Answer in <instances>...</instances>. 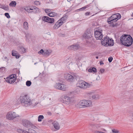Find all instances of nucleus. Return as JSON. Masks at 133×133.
Here are the masks:
<instances>
[{
    "instance_id": "obj_21",
    "label": "nucleus",
    "mask_w": 133,
    "mask_h": 133,
    "mask_svg": "<svg viewBox=\"0 0 133 133\" xmlns=\"http://www.w3.org/2000/svg\"><path fill=\"white\" fill-rule=\"evenodd\" d=\"M113 19V17H112V15L110 17H109L107 20V22L109 24L112 23V26H115V24L114 23H113V21L112 19Z\"/></svg>"
},
{
    "instance_id": "obj_35",
    "label": "nucleus",
    "mask_w": 133,
    "mask_h": 133,
    "mask_svg": "<svg viewBox=\"0 0 133 133\" xmlns=\"http://www.w3.org/2000/svg\"><path fill=\"white\" fill-rule=\"evenodd\" d=\"M60 26L57 24L56 23L54 24L53 27V28L54 29H58Z\"/></svg>"
},
{
    "instance_id": "obj_60",
    "label": "nucleus",
    "mask_w": 133,
    "mask_h": 133,
    "mask_svg": "<svg viewBox=\"0 0 133 133\" xmlns=\"http://www.w3.org/2000/svg\"><path fill=\"white\" fill-rule=\"evenodd\" d=\"M96 58H97V59H98V56H96Z\"/></svg>"
},
{
    "instance_id": "obj_45",
    "label": "nucleus",
    "mask_w": 133,
    "mask_h": 133,
    "mask_svg": "<svg viewBox=\"0 0 133 133\" xmlns=\"http://www.w3.org/2000/svg\"><path fill=\"white\" fill-rule=\"evenodd\" d=\"M34 3L35 4L37 5H38L40 4L39 2L38 1H35L34 2Z\"/></svg>"
},
{
    "instance_id": "obj_11",
    "label": "nucleus",
    "mask_w": 133,
    "mask_h": 133,
    "mask_svg": "<svg viewBox=\"0 0 133 133\" xmlns=\"http://www.w3.org/2000/svg\"><path fill=\"white\" fill-rule=\"evenodd\" d=\"M92 32L90 30H87L83 34V37L85 38L89 39L92 37Z\"/></svg>"
},
{
    "instance_id": "obj_39",
    "label": "nucleus",
    "mask_w": 133,
    "mask_h": 133,
    "mask_svg": "<svg viewBox=\"0 0 133 133\" xmlns=\"http://www.w3.org/2000/svg\"><path fill=\"white\" fill-rule=\"evenodd\" d=\"M17 51H12V54L13 56H15L17 54Z\"/></svg>"
},
{
    "instance_id": "obj_26",
    "label": "nucleus",
    "mask_w": 133,
    "mask_h": 133,
    "mask_svg": "<svg viewBox=\"0 0 133 133\" xmlns=\"http://www.w3.org/2000/svg\"><path fill=\"white\" fill-rule=\"evenodd\" d=\"M88 71L89 72H97V70L95 68L91 67L88 70Z\"/></svg>"
},
{
    "instance_id": "obj_10",
    "label": "nucleus",
    "mask_w": 133,
    "mask_h": 133,
    "mask_svg": "<svg viewBox=\"0 0 133 133\" xmlns=\"http://www.w3.org/2000/svg\"><path fill=\"white\" fill-rule=\"evenodd\" d=\"M83 108H86L92 106V102L91 101L89 100H82Z\"/></svg>"
},
{
    "instance_id": "obj_59",
    "label": "nucleus",
    "mask_w": 133,
    "mask_h": 133,
    "mask_svg": "<svg viewBox=\"0 0 133 133\" xmlns=\"http://www.w3.org/2000/svg\"><path fill=\"white\" fill-rule=\"evenodd\" d=\"M71 0H67L69 2H70V1H71Z\"/></svg>"
},
{
    "instance_id": "obj_13",
    "label": "nucleus",
    "mask_w": 133,
    "mask_h": 133,
    "mask_svg": "<svg viewBox=\"0 0 133 133\" xmlns=\"http://www.w3.org/2000/svg\"><path fill=\"white\" fill-rule=\"evenodd\" d=\"M67 17L68 16L66 15L64 16L56 23L58 24L59 26L60 27L63 24V21L66 19Z\"/></svg>"
},
{
    "instance_id": "obj_30",
    "label": "nucleus",
    "mask_w": 133,
    "mask_h": 133,
    "mask_svg": "<svg viewBox=\"0 0 133 133\" xmlns=\"http://www.w3.org/2000/svg\"><path fill=\"white\" fill-rule=\"evenodd\" d=\"M16 4V2L15 1H11L9 4L10 6L12 7H15Z\"/></svg>"
},
{
    "instance_id": "obj_34",
    "label": "nucleus",
    "mask_w": 133,
    "mask_h": 133,
    "mask_svg": "<svg viewBox=\"0 0 133 133\" xmlns=\"http://www.w3.org/2000/svg\"><path fill=\"white\" fill-rule=\"evenodd\" d=\"M31 84V82L30 81H28L26 82V84L28 87L30 86Z\"/></svg>"
},
{
    "instance_id": "obj_6",
    "label": "nucleus",
    "mask_w": 133,
    "mask_h": 133,
    "mask_svg": "<svg viewBox=\"0 0 133 133\" xmlns=\"http://www.w3.org/2000/svg\"><path fill=\"white\" fill-rule=\"evenodd\" d=\"M95 36L97 39L101 40L103 37L102 32V31L101 29L97 28L95 29Z\"/></svg>"
},
{
    "instance_id": "obj_1",
    "label": "nucleus",
    "mask_w": 133,
    "mask_h": 133,
    "mask_svg": "<svg viewBox=\"0 0 133 133\" xmlns=\"http://www.w3.org/2000/svg\"><path fill=\"white\" fill-rule=\"evenodd\" d=\"M120 39L122 44L127 46H130L133 42L132 38L131 36L128 35H122L120 37Z\"/></svg>"
},
{
    "instance_id": "obj_33",
    "label": "nucleus",
    "mask_w": 133,
    "mask_h": 133,
    "mask_svg": "<svg viewBox=\"0 0 133 133\" xmlns=\"http://www.w3.org/2000/svg\"><path fill=\"white\" fill-rule=\"evenodd\" d=\"M44 118V116L42 115H40L38 117V121L39 122H41L42 119Z\"/></svg>"
},
{
    "instance_id": "obj_42",
    "label": "nucleus",
    "mask_w": 133,
    "mask_h": 133,
    "mask_svg": "<svg viewBox=\"0 0 133 133\" xmlns=\"http://www.w3.org/2000/svg\"><path fill=\"white\" fill-rule=\"evenodd\" d=\"M5 68L4 67L0 68V72L4 71L5 70Z\"/></svg>"
},
{
    "instance_id": "obj_20",
    "label": "nucleus",
    "mask_w": 133,
    "mask_h": 133,
    "mask_svg": "<svg viewBox=\"0 0 133 133\" xmlns=\"http://www.w3.org/2000/svg\"><path fill=\"white\" fill-rule=\"evenodd\" d=\"M75 106L77 108H83L82 100H81L78 102L76 103L75 104Z\"/></svg>"
},
{
    "instance_id": "obj_19",
    "label": "nucleus",
    "mask_w": 133,
    "mask_h": 133,
    "mask_svg": "<svg viewBox=\"0 0 133 133\" xmlns=\"http://www.w3.org/2000/svg\"><path fill=\"white\" fill-rule=\"evenodd\" d=\"M109 38L106 37L104 38V39H102V41H101V43L104 46H108V39Z\"/></svg>"
},
{
    "instance_id": "obj_51",
    "label": "nucleus",
    "mask_w": 133,
    "mask_h": 133,
    "mask_svg": "<svg viewBox=\"0 0 133 133\" xmlns=\"http://www.w3.org/2000/svg\"><path fill=\"white\" fill-rule=\"evenodd\" d=\"M47 114L49 115H51L52 114L51 112H47Z\"/></svg>"
},
{
    "instance_id": "obj_22",
    "label": "nucleus",
    "mask_w": 133,
    "mask_h": 133,
    "mask_svg": "<svg viewBox=\"0 0 133 133\" xmlns=\"http://www.w3.org/2000/svg\"><path fill=\"white\" fill-rule=\"evenodd\" d=\"M53 125L54 127L57 130H58L59 129L60 127L59 124L56 121H54L53 123Z\"/></svg>"
},
{
    "instance_id": "obj_3",
    "label": "nucleus",
    "mask_w": 133,
    "mask_h": 133,
    "mask_svg": "<svg viewBox=\"0 0 133 133\" xmlns=\"http://www.w3.org/2000/svg\"><path fill=\"white\" fill-rule=\"evenodd\" d=\"M19 117V115L16 112L11 111L7 113L5 117L7 119L12 120Z\"/></svg>"
},
{
    "instance_id": "obj_36",
    "label": "nucleus",
    "mask_w": 133,
    "mask_h": 133,
    "mask_svg": "<svg viewBox=\"0 0 133 133\" xmlns=\"http://www.w3.org/2000/svg\"><path fill=\"white\" fill-rule=\"evenodd\" d=\"M20 49L22 51V53H24L26 52V49L23 47H20Z\"/></svg>"
},
{
    "instance_id": "obj_43",
    "label": "nucleus",
    "mask_w": 133,
    "mask_h": 133,
    "mask_svg": "<svg viewBox=\"0 0 133 133\" xmlns=\"http://www.w3.org/2000/svg\"><path fill=\"white\" fill-rule=\"evenodd\" d=\"M112 131L113 133H118L119 131L117 130H116L115 129H113L112 130Z\"/></svg>"
},
{
    "instance_id": "obj_23",
    "label": "nucleus",
    "mask_w": 133,
    "mask_h": 133,
    "mask_svg": "<svg viewBox=\"0 0 133 133\" xmlns=\"http://www.w3.org/2000/svg\"><path fill=\"white\" fill-rule=\"evenodd\" d=\"M32 36L29 33L26 34L25 37L26 41H28L31 39Z\"/></svg>"
},
{
    "instance_id": "obj_2",
    "label": "nucleus",
    "mask_w": 133,
    "mask_h": 133,
    "mask_svg": "<svg viewBox=\"0 0 133 133\" xmlns=\"http://www.w3.org/2000/svg\"><path fill=\"white\" fill-rule=\"evenodd\" d=\"M20 101L22 105L26 107L32 104V102L29 97L27 95L20 97Z\"/></svg>"
},
{
    "instance_id": "obj_37",
    "label": "nucleus",
    "mask_w": 133,
    "mask_h": 133,
    "mask_svg": "<svg viewBox=\"0 0 133 133\" xmlns=\"http://www.w3.org/2000/svg\"><path fill=\"white\" fill-rule=\"evenodd\" d=\"M30 127L32 128L33 129H35L37 128V127L31 123L30 126Z\"/></svg>"
},
{
    "instance_id": "obj_14",
    "label": "nucleus",
    "mask_w": 133,
    "mask_h": 133,
    "mask_svg": "<svg viewBox=\"0 0 133 133\" xmlns=\"http://www.w3.org/2000/svg\"><path fill=\"white\" fill-rule=\"evenodd\" d=\"M64 78L66 80L69 82H72L74 79L73 76L68 73H66L64 74Z\"/></svg>"
},
{
    "instance_id": "obj_61",
    "label": "nucleus",
    "mask_w": 133,
    "mask_h": 133,
    "mask_svg": "<svg viewBox=\"0 0 133 133\" xmlns=\"http://www.w3.org/2000/svg\"><path fill=\"white\" fill-rule=\"evenodd\" d=\"M37 64V63H35L34 64Z\"/></svg>"
},
{
    "instance_id": "obj_27",
    "label": "nucleus",
    "mask_w": 133,
    "mask_h": 133,
    "mask_svg": "<svg viewBox=\"0 0 133 133\" xmlns=\"http://www.w3.org/2000/svg\"><path fill=\"white\" fill-rule=\"evenodd\" d=\"M113 40L111 39H108V46H113L114 45Z\"/></svg>"
},
{
    "instance_id": "obj_47",
    "label": "nucleus",
    "mask_w": 133,
    "mask_h": 133,
    "mask_svg": "<svg viewBox=\"0 0 133 133\" xmlns=\"http://www.w3.org/2000/svg\"><path fill=\"white\" fill-rule=\"evenodd\" d=\"M96 126L97 128H99L101 127L102 126V125L100 124H96Z\"/></svg>"
},
{
    "instance_id": "obj_28",
    "label": "nucleus",
    "mask_w": 133,
    "mask_h": 133,
    "mask_svg": "<svg viewBox=\"0 0 133 133\" xmlns=\"http://www.w3.org/2000/svg\"><path fill=\"white\" fill-rule=\"evenodd\" d=\"M57 15V14L56 13L51 12L49 14V16L51 17L55 16Z\"/></svg>"
},
{
    "instance_id": "obj_63",
    "label": "nucleus",
    "mask_w": 133,
    "mask_h": 133,
    "mask_svg": "<svg viewBox=\"0 0 133 133\" xmlns=\"http://www.w3.org/2000/svg\"><path fill=\"white\" fill-rule=\"evenodd\" d=\"M130 19H133V18H131Z\"/></svg>"
},
{
    "instance_id": "obj_56",
    "label": "nucleus",
    "mask_w": 133,
    "mask_h": 133,
    "mask_svg": "<svg viewBox=\"0 0 133 133\" xmlns=\"http://www.w3.org/2000/svg\"><path fill=\"white\" fill-rule=\"evenodd\" d=\"M38 103V102H36L35 103V105H34V106H36Z\"/></svg>"
},
{
    "instance_id": "obj_29",
    "label": "nucleus",
    "mask_w": 133,
    "mask_h": 133,
    "mask_svg": "<svg viewBox=\"0 0 133 133\" xmlns=\"http://www.w3.org/2000/svg\"><path fill=\"white\" fill-rule=\"evenodd\" d=\"M17 131L19 133H28V131L21 129H18Z\"/></svg>"
},
{
    "instance_id": "obj_55",
    "label": "nucleus",
    "mask_w": 133,
    "mask_h": 133,
    "mask_svg": "<svg viewBox=\"0 0 133 133\" xmlns=\"http://www.w3.org/2000/svg\"><path fill=\"white\" fill-rule=\"evenodd\" d=\"M89 125L91 127H93L94 125V124L92 123H90Z\"/></svg>"
},
{
    "instance_id": "obj_12",
    "label": "nucleus",
    "mask_w": 133,
    "mask_h": 133,
    "mask_svg": "<svg viewBox=\"0 0 133 133\" xmlns=\"http://www.w3.org/2000/svg\"><path fill=\"white\" fill-rule=\"evenodd\" d=\"M52 52V50H46L44 51L43 49H42L38 52V53L39 54H42L44 55H45L46 56H48L50 55Z\"/></svg>"
},
{
    "instance_id": "obj_31",
    "label": "nucleus",
    "mask_w": 133,
    "mask_h": 133,
    "mask_svg": "<svg viewBox=\"0 0 133 133\" xmlns=\"http://www.w3.org/2000/svg\"><path fill=\"white\" fill-rule=\"evenodd\" d=\"M89 6V5H87L85 6H84L81 8L79 9L78 10H76V11H82L84 10L87 8Z\"/></svg>"
},
{
    "instance_id": "obj_18",
    "label": "nucleus",
    "mask_w": 133,
    "mask_h": 133,
    "mask_svg": "<svg viewBox=\"0 0 133 133\" xmlns=\"http://www.w3.org/2000/svg\"><path fill=\"white\" fill-rule=\"evenodd\" d=\"M79 46L78 45H71L69 47L68 49L71 50L75 51L79 49Z\"/></svg>"
},
{
    "instance_id": "obj_46",
    "label": "nucleus",
    "mask_w": 133,
    "mask_h": 133,
    "mask_svg": "<svg viewBox=\"0 0 133 133\" xmlns=\"http://www.w3.org/2000/svg\"><path fill=\"white\" fill-rule=\"evenodd\" d=\"M113 59V58L112 57H110L108 58V60L110 62H112Z\"/></svg>"
},
{
    "instance_id": "obj_50",
    "label": "nucleus",
    "mask_w": 133,
    "mask_h": 133,
    "mask_svg": "<svg viewBox=\"0 0 133 133\" xmlns=\"http://www.w3.org/2000/svg\"><path fill=\"white\" fill-rule=\"evenodd\" d=\"M110 123V120L108 119L107 122L106 124H109Z\"/></svg>"
},
{
    "instance_id": "obj_5",
    "label": "nucleus",
    "mask_w": 133,
    "mask_h": 133,
    "mask_svg": "<svg viewBox=\"0 0 133 133\" xmlns=\"http://www.w3.org/2000/svg\"><path fill=\"white\" fill-rule=\"evenodd\" d=\"M24 9L26 11L30 13L36 14L40 12L38 8L35 6L26 7L24 8Z\"/></svg>"
},
{
    "instance_id": "obj_32",
    "label": "nucleus",
    "mask_w": 133,
    "mask_h": 133,
    "mask_svg": "<svg viewBox=\"0 0 133 133\" xmlns=\"http://www.w3.org/2000/svg\"><path fill=\"white\" fill-rule=\"evenodd\" d=\"M28 133H37V132L33 129H28Z\"/></svg>"
},
{
    "instance_id": "obj_58",
    "label": "nucleus",
    "mask_w": 133,
    "mask_h": 133,
    "mask_svg": "<svg viewBox=\"0 0 133 133\" xmlns=\"http://www.w3.org/2000/svg\"><path fill=\"white\" fill-rule=\"evenodd\" d=\"M69 58H68V59H67L66 61H68V62H69Z\"/></svg>"
},
{
    "instance_id": "obj_9",
    "label": "nucleus",
    "mask_w": 133,
    "mask_h": 133,
    "mask_svg": "<svg viewBox=\"0 0 133 133\" xmlns=\"http://www.w3.org/2000/svg\"><path fill=\"white\" fill-rule=\"evenodd\" d=\"M54 87L56 89L63 91H65L66 89L65 85L59 83H56Z\"/></svg>"
},
{
    "instance_id": "obj_49",
    "label": "nucleus",
    "mask_w": 133,
    "mask_h": 133,
    "mask_svg": "<svg viewBox=\"0 0 133 133\" xmlns=\"http://www.w3.org/2000/svg\"><path fill=\"white\" fill-rule=\"evenodd\" d=\"M103 132L98 131H95L94 132V133H102Z\"/></svg>"
},
{
    "instance_id": "obj_53",
    "label": "nucleus",
    "mask_w": 133,
    "mask_h": 133,
    "mask_svg": "<svg viewBox=\"0 0 133 133\" xmlns=\"http://www.w3.org/2000/svg\"><path fill=\"white\" fill-rule=\"evenodd\" d=\"M90 13L89 12H87L85 13V15L87 16L88 15H89Z\"/></svg>"
},
{
    "instance_id": "obj_38",
    "label": "nucleus",
    "mask_w": 133,
    "mask_h": 133,
    "mask_svg": "<svg viewBox=\"0 0 133 133\" xmlns=\"http://www.w3.org/2000/svg\"><path fill=\"white\" fill-rule=\"evenodd\" d=\"M45 11L46 13L49 14V13L51 12V10L50 9H45Z\"/></svg>"
},
{
    "instance_id": "obj_8",
    "label": "nucleus",
    "mask_w": 133,
    "mask_h": 133,
    "mask_svg": "<svg viewBox=\"0 0 133 133\" xmlns=\"http://www.w3.org/2000/svg\"><path fill=\"white\" fill-rule=\"evenodd\" d=\"M16 78V75L15 74H12L8 77L6 81L8 83L12 84L15 82Z\"/></svg>"
},
{
    "instance_id": "obj_64",
    "label": "nucleus",
    "mask_w": 133,
    "mask_h": 133,
    "mask_svg": "<svg viewBox=\"0 0 133 133\" xmlns=\"http://www.w3.org/2000/svg\"><path fill=\"white\" fill-rule=\"evenodd\" d=\"M5 58H7V57H5Z\"/></svg>"
},
{
    "instance_id": "obj_4",
    "label": "nucleus",
    "mask_w": 133,
    "mask_h": 133,
    "mask_svg": "<svg viewBox=\"0 0 133 133\" xmlns=\"http://www.w3.org/2000/svg\"><path fill=\"white\" fill-rule=\"evenodd\" d=\"M76 85L77 87L83 89H85L90 86V84L83 81H78Z\"/></svg>"
},
{
    "instance_id": "obj_62",
    "label": "nucleus",
    "mask_w": 133,
    "mask_h": 133,
    "mask_svg": "<svg viewBox=\"0 0 133 133\" xmlns=\"http://www.w3.org/2000/svg\"><path fill=\"white\" fill-rule=\"evenodd\" d=\"M1 126V124L0 123V126Z\"/></svg>"
},
{
    "instance_id": "obj_16",
    "label": "nucleus",
    "mask_w": 133,
    "mask_h": 133,
    "mask_svg": "<svg viewBox=\"0 0 133 133\" xmlns=\"http://www.w3.org/2000/svg\"><path fill=\"white\" fill-rule=\"evenodd\" d=\"M22 123L24 127L28 128L30 127L31 123L28 120L23 119L22 121Z\"/></svg>"
},
{
    "instance_id": "obj_40",
    "label": "nucleus",
    "mask_w": 133,
    "mask_h": 133,
    "mask_svg": "<svg viewBox=\"0 0 133 133\" xmlns=\"http://www.w3.org/2000/svg\"><path fill=\"white\" fill-rule=\"evenodd\" d=\"M104 71V70L103 69H100L99 71V72H98L99 74H102L103 73Z\"/></svg>"
},
{
    "instance_id": "obj_54",
    "label": "nucleus",
    "mask_w": 133,
    "mask_h": 133,
    "mask_svg": "<svg viewBox=\"0 0 133 133\" xmlns=\"http://www.w3.org/2000/svg\"><path fill=\"white\" fill-rule=\"evenodd\" d=\"M100 64L101 65H103L104 64V63L102 62V61H100Z\"/></svg>"
},
{
    "instance_id": "obj_15",
    "label": "nucleus",
    "mask_w": 133,
    "mask_h": 133,
    "mask_svg": "<svg viewBox=\"0 0 133 133\" xmlns=\"http://www.w3.org/2000/svg\"><path fill=\"white\" fill-rule=\"evenodd\" d=\"M42 20L44 22L50 23H53L54 21V19L53 18H50L46 16H44L43 17Z\"/></svg>"
},
{
    "instance_id": "obj_17",
    "label": "nucleus",
    "mask_w": 133,
    "mask_h": 133,
    "mask_svg": "<svg viewBox=\"0 0 133 133\" xmlns=\"http://www.w3.org/2000/svg\"><path fill=\"white\" fill-rule=\"evenodd\" d=\"M113 22H115L121 17V15L117 13L112 15Z\"/></svg>"
},
{
    "instance_id": "obj_52",
    "label": "nucleus",
    "mask_w": 133,
    "mask_h": 133,
    "mask_svg": "<svg viewBox=\"0 0 133 133\" xmlns=\"http://www.w3.org/2000/svg\"><path fill=\"white\" fill-rule=\"evenodd\" d=\"M100 79V77L99 76L97 77L96 78V79L97 80H98Z\"/></svg>"
},
{
    "instance_id": "obj_57",
    "label": "nucleus",
    "mask_w": 133,
    "mask_h": 133,
    "mask_svg": "<svg viewBox=\"0 0 133 133\" xmlns=\"http://www.w3.org/2000/svg\"><path fill=\"white\" fill-rule=\"evenodd\" d=\"M103 130L105 132H107V130L105 129H103Z\"/></svg>"
},
{
    "instance_id": "obj_24",
    "label": "nucleus",
    "mask_w": 133,
    "mask_h": 133,
    "mask_svg": "<svg viewBox=\"0 0 133 133\" xmlns=\"http://www.w3.org/2000/svg\"><path fill=\"white\" fill-rule=\"evenodd\" d=\"M92 99H97L99 98V96L98 94H94L92 95Z\"/></svg>"
},
{
    "instance_id": "obj_41",
    "label": "nucleus",
    "mask_w": 133,
    "mask_h": 133,
    "mask_svg": "<svg viewBox=\"0 0 133 133\" xmlns=\"http://www.w3.org/2000/svg\"><path fill=\"white\" fill-rule=\"evenodd\" d=\"M2 8L5 10H9V7L8 6H2Z\"/></svg>"
},
{
    "instance_id": "obj_7",
    "label": "nucleus",
    "mask_w": 133,
    "mask_h": 133,
    "mask_svg": "<svg viewBox=\"0 0 133 133\" xmlns=\"http://www.w3.org/2000/svg\"><path fill=\"white\" fill-rule=\"evenodd\" d=\"M63 103L67 105H72L74 101L72 99V98L67 96H64L63 99Z\"/></svg>"
},
{
    "instance_id": "obj_48",
    "label": "nucleus",
    "mask_w": 133,
    "mask_h": 133,
    "mask_svg": "<svg viewBox=\"0 0 133 133\" xmlns=\"http://www.w3.org/2000/svg\"><path fill=\"white\" fill-rule=\"evenodd\" d=\"M20 55L19 54H17L15 56H16V58H18L19 57H20Z\"/></svg>"
},
{
    "instance_id": "obj_44",
    "label": "nucleus",
    "mask_w": 133,
    "mask_h": 133,
    "mask_svg": "<svg viewBox=\"0 0 133 133\" xmlns=\"http://www.w3.org/2000/svg\"><path fill=\"white\" fill-rule=\"evenodd\" d=\"M5 15L8 18H9L10 17L9 14L8 13H5Z\"/></svg>"
},
{
    "instance_id": "obj_25",
    "label": "nucleus",
    "mask_w": 133,
    "mask_h": 133,
    "mask_svg": "<svg viewBox=\"0 0 133 133\" xmlns=\"http://www.w3.org/2000/svg\"><path fill=\"white\" fill-rule=\"evenodd\" d=\"M24 28L25 30H28L29 29L28 24L27 22H25L23 24Z\"/></svg>"
}]
</instances>
